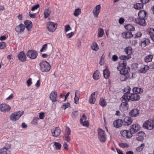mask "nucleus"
<instances>
[{"label":"nucleus","instance_id":"cd10ccee","mask_svg":"<svg viewBox=\"0 0 154 154\" xmlns=\"http://www.w3.org/2000/svg\"><path fill=\"white\" fill-rule=\"evenodd\" d=\"M122 36L125 38H129L133 36L132 34L130 32H124L122 33Z\"/></svg>","mask_w":154,"mask_h":154},{"label":"nucleus","instance_id":"2f4dec72","mask_svg":"<svg viewBox=\"0 0 154 154\" xmlns=\"http://www.w3.org/2000/svg\"><path fill=\"white\" fill-rule=\"evenodd\" d=\"M153 56L152 54H149L146 56L144 58L145 61L146 63L150 62L152 61Z\"/></svg>","mask_w":154,"mask_h":154},{"label":"nucleus","instance_id":"6ab92c4d","mask_svg":"<svg viewBox=\"0 0 154 154\" xmlns=\"http://www.w3.org/2000/svg\"><path fill=\"white\" fill-rule=\"evenodd\" d=\"M123 124L125 126H128L132 123V119L130 117H125L123 120Z\"/></svg>","mask_w":154,"mask_h":154},{"label":"nucleus","instance_id":"393cba45","mask_svg":"<svg viewBox=\"0 0 154 154\" xmlns=\"http://www.w3.org/2000/svg\"><path fill=\"white\" fill-rule=\"evenodd\" d=\"M125 51L128 56L131 54L133 52L132 48L129 46L125 48Z\"/></svg>","mask_w":154,"mask_h":154},{"label":"nucleus","instance_id":"5701e85b","mask_svg":"<svg viewBox=\"0 0 154 154\" xmlns=\"http://www.w3.org/2000/svg\"><path fill=\"white\" fill-rule=\"evenodd\" d=\"M97 94V92H95L93 93L90 96L89 101L91 104H93L96 101V94Z\"/></svg>","mask_w":154,"mask_h":154},{"label":"nucleus","instance_id":"4be33fe9","mask_svg":"<svg viewBox=\"0 0 154 154\" xmlns=\"http://www.w3.org/2000/svg\"><path fill=\"white\" fill-rule=\"evenodd\" d=\"M24 24L27 30H30L32 27V24L31 21L29 20H26L24 22Z\"/></svg>","mask_w":154,"mask_h":154},{"label":"nucleus","instance_id":"f257e3e1","mask_svg":"<svg viewBox=\"0 0 154 154\" xmlns=\"http://www.w3.org/2000/svg\"><path fill=\"white\" fill-rule=\"evenodd\" d=\"M127 63L126 61L124 60L119 63L117 67L118 70L120 71L121 74H127L130 71V68L127 67Z\"/></svg>","mask_w":154,"mask_h":154},{"label":"nucleus","instance_id":"c9c22d12","mask_svg":"<svg viewBox=\"0 0 154 154\" xmlns=\"http://www.w3.org/2000/svg\"><path fill=\"white\" fill-rule=\"evenodd\" d=\"M143 4L142 3H137L134 5V8L137 9H140L143 8Z\"/></svg>","mask_w":154,"mask_h":154},{"label":"nucleus","instance_id":"9d476101","mask_svg":"<svg viewBox=\"0 0 154 154\" xmlns=\"http://www.w3.org/2000/svg\"><path fill=\"white\" fill-rule=\"evenodd\" d=\"M56 24V23L53 22H48L47 23V28L48 31L50 32L54 31L57 29Z\"/></svg>","mask_w":154,"mask_h":154},{"label":"nucleus","instance_id":"473e14b6","mask_svg":"<svg viewBox=\"0 0 154 154\" xmlns=\"http://www.w3.org/2000/svg\"><path fill=\"white\" fill-rule=\"evenodd\" d=\"M91 48L94 51H97L99 49V47L97 43L94 42L91 45Z\"/></svg>","mask_w":154,"mask_h":154},{"label":"nucleus","instance_id":"a18cd8bd","mask_svg":"<svg viewBox=\"0 0 154 154\" xmlns=\"http://www.w3.org/2000/svg\"><path fill=\"white\" fill-rule=\"evenodd\" d=\"M81 9L80 8H77L75 10L74 12V15L76 17H78L81 13Z\"/></svg>","mask_w":154,"mask_h":154},{"label":"nucleus","instance_id":"1a4fd4ad","mask_svg":"<svg viewBox=\"0 0 154 154\" xmlns=\"http://www.w3.org/2000/svg\"><path fill=\"white\" fill-rule=\"evenodd\" d=\"M61 133V130L58 127H54L51 130L52 135L54 137H57Z\"/></svg>","mask_w":154,"mask_h":154},{"label":"nucleus","instance_id":"c756f323","mask_svg":"<svg viewBox=\"0 0 154 154\" xmlns=\"http://www.w3.org/2000/svg\"><path fill=\"white\" fill-rule=\"evenodd\" d=\"M148 30L151 38L154 42V29L150 28L148 29Z\"/></svg>","mask_w":154,"mask_h":154},{"label":"nucleus","instance_id":"72a5a7b5","mask_svg":"<svg viewBox=\"0 0 154 154\" xmlns=\"http://www.w3.org/2000/svg\"><path fill=\"white\" fill-rule=\"evenodd\" d=\"M125 29L129 31H134L135 30V28L131 25L128 24L125 26Z\"/></svg>","mask_w":154,"mask_h":154},{"label":"nucleus","instance_id":"ea45409f","mask_svg":"<svg viewBox=\"0 0 154 154\" xmlns=\"http://www.w3.org/2000/svg\"><path fill=\"white\" fill-rule=\"evenodd\" d=\"M119 145L120 147L122 148H128L129 146V145L128 143H119Z\"/></svg>","mask_w":154,"mask_h":154},{"label":"nucleus","instance_id":"4c0bfd02","mask_svg":"<svg viewBox=\"0 0 154 154\" xmlns=\"http://www.w3.org/2000/svg\"><path fill=\"white\" fill-rule=\"evenodd\" d=\"M100 72L98 71H96L93 74V77L95 80H97L100 78Z\"/></svg>","mask_w":154,"mask_h":154},{"label":"nucleus","instance_id":"3c124183","mask_svg":"<svg viewBox=\"0 0 154 154\" xmlns=\"http://www.w3.org/2000/svg\"><path fill=\"white\" fill-rule=\"evenodd\" d=\"M63 139L64 140L69 142L70 140V138L69 135L65 134L63 137Z\"/></svg>","mask_w":154,"mask_h":154},{"label":"nucleus","instance_id":"a19ab883","mask_svg":"<svg viewBox=\"0 0 154 154\" xmlns=\"http://www.w3.org/2000/svg\"><path fill=\"white\" fill-rule=\"evenodd\" d=\"M78 93V91H76L75 93V97L74 99L75 103L76 104H78L79 103V97L77 96V95Z\"/></svg>","mask_w":154,"mask_h":154},{"label":"nucleus","instance_id":"dca6fc26","mask_svg":"<svg viewBox=\"0 0 154 154\" xmlns=\"http://www.w3.org/2000/svg\"><path fill=\"white\" fill-rule=\"evenodd\" d=\"M101 6L100 5H98L95 6L93 11V14L94 17H97L100 11Z\"/></svg>","mask_w":154,"mask_h":154},{"label":"nucleus","instance_id":"f8f14e48","mask_svg":"<svg viewBox=\"0 0 154 154\" xmlns=\"http://www.w3.org/2000/svg\"><path fill=\"white\" fill-rule=\"evenodd\" d=\"M11 147V144H9L7 147H4L0 149V154H11V152L9 150Z\"/></svg>","mask_w":154,"mask_h":154},{"label":"nucleus","instance_id":"bb28decb","mask_svg":"<svg viewBox=\"0 0 154 154\" xmlns=\"http://www.w3.org/2000/svg\"><path fill=\"white\" fill-rule=\"evenodd\" d=\"M149 69V67L147 65H143L141 67L140 71L141 73H145Z\"/></svg>","mask_w":154,"mask_h":154},{"label":"nucleus","instance_id":"b1692460","mask_svg":"<svg viewBox=\"0 0 154 154\" xmlns=\"http://www.w3.org/2000/svg\"><path fill=\"white\" fill-rule=\"evenodd\" d=\"M57 92L55 91L51 92L50 95V99L53 102H55L57 100Z\"/></svg>","mask_w":154,"mask_h":154},{"label":"nucleus","instance_id":"864d4df0","mask_svg":"<svg viewBox=\"0 0 154 154\" xmlns=\"http://www.w3.org/2000/svg\"><path fill=\"white\" fill-rule=\"evenodd\" d=\"M70 106V104L69 103L63 104L62 106V108L63 109L65 110L66 108H68Z\"/></svg>","mask_w":154,"mask_h":154},{"label":"nucleus","instance_id":"39448f33","mask_svg":"<svg viewBox=\"0 0 154 154\" xmlns=\"http://www.w3.org/2000/svg\"><path fill=\"white\" fill-rule=\"evenodd\" d=\"M144 128L149 130H152L154 128V119H149L145 121L143 124Z\"/></svg>","mask_w":154,"mask_h":154},{"label":"nucleus","instance_id":"423d86ee","mask_svg":"<svg viewBox=\"0 0 154 154\" xmlns=\"http://www.w3.org/2000/svg\"><path fill=\"white\" fill-rule=\"evenodd\" d=\"M97 131L98 138L99 140L102 142H105L107 139V137L105 131L100 128L98 129Z\"/></svg>","mask_w":154,"mask_h":154},{"label":"nucleus","instance_id":"a878e982","mask_svg":"<svg viewBox=\"0 0 154 154\" xmlns=\"http://www.w3.org/2000/svg\"><path fill=\"white\" fill-rule=\"evenodd\" d=\"M143 89L138 87H135L133 88V91L135 94H141L143 92Z\"/></svg>","mask_w":154,"mask_h":154},{"label":"nucleus","instance_id":"9b49d317","mask_svg":"<svg viewBox=\"0 0 154 154\" xmlns=\"http://www.w3.org/2000/svg\"><path fill=\"white\" fill-rule=\"evenodd\" d=\"M11 109V106L6 104H2L0 105V110L3 112H8Z\"/></svg>","mask_w":154,"mask_h":154},{"label":"nucleus","instance_id":"e2e57ef3","mask_svg":"<svg viewBox=\"0 0 154 154\" xmlns=\"http://www.w3.org/2000/svg\"><path fill=\"white\" fill-rule=\"evenodd\" d=\"M74 35V32H71L67 34L66 35V37L67 38H71Z\"/></svg>","mask_w":154,"mask_h":154},{"label":"nucleus","instance_id":"37998d69","mask_svg":"<svg viewBox=\"0 0 154 154\" xmlns=\"http://www.w3.org/2000/svg\"><path fill=\"white\" fill-rule=\"evenodd\" d=\"M100 104L102 106H105L106 105L107 103L105 100L102 98L100 100Z\"/></svg>","mask_w":154,"mask_h":154},{"label":"nucleus","instance_id":"f03ea898","mask_svg":"<svg viewBox=\"0 0 154 154\" xmlns=\"http://www.w3.org/2000/svg\"><path fill=\"white\" fill-rule=\"evenodd\" d=\"M140 99V97L136 94H131L129 95L124 94L122 97L121 100L122 101H128L129 100L131 101L138 100Z\"/></svg>","mask_w":154,"mask_h":154},{"label":"nucleus","instance_id":"09e8293b","mask_svg":"<svg viewBox=\"0 0 154 154\" xmlns=\"http://www.w3.org/2000/svg\"><path fill=\"white\" fill-rule=\"evenodd\" d=\"M131 58V56L128 55L125 56L122 55L120 57V59L121 60H128Z\"/></svg>","mask_w":154,"mask_h":154},{"label":"nucleus","instance_id":"de8ad7c7","mask_svg":"<svg viewBox=\"0 0 154 154\" xmlns=\"http://www.w3.org/2000/svg\"><path fill=\"white\" fill-rule=\"evenodd\" d=\"M54 143L55 148L57 150H59L60 149L61 145L60 143L55 142Z\"/></svg>","mask_w":154,"mask_h":154},{"label":"nucleus","instance_id":"052dcab7","mask_svg":"<svg viewBox=\"0 0 154 154\" xmlns=\"http://www.w3.org/2000/svg\"><path fill=\"white\" fill-rule=\"evenodd\" d=\"M86 120V118L84 114H83L82 117L80 118V122L81 124L83 123V122Z\"/></svg>","mask_w":154,"mask_h":154},{"label":"nucleus","instance_id":"603ef678","mask_svg":"<svg viewBox=\"0 0 154 154\" xmlns=\"http://www.w3.org/2000/svg\"><path fill=\"white\" fill-rule=\"evenodd\" d=\"M131 90V88L129 86L125 88V94H127V95H129L130 91Z\"/></svg>","mask_w":154,"mask_h":154},{"label":"nucleus","instance_id":"bf43d9fd","mask_svg":"<svg viewBox=\"0 0 154 154\" xmlns=\"http://www.w3.org/2000/svg\"><path fill=\"white\" fill-rule=\"evenodd\" d=\"M70 133L71 131L70 128L68 127H66L65 129V134L69 135L70 134Z\"/></svg>","mask_w":154,"mask_h":154},{"label":"nucleus","instance_id":"2eb2a0df","mask_svg":"<svg viewBox=\"0 0 154 154\" xmlns=\"http://www.w3.org/2000/svg\"><path fill=\"white\" fill-rule=\"evenodd\" d=\"M131 127L130 131L132 134L137 132L140 130V126L138 124H134L131 125Z\"/></svg>","mask_w":154,"mask_h":154},{"label":"nucleus","instance_id":"412c9836","mask_svg":"<svg viewBox=\"0 0 154 154\" xmlns=\"http://www.w3.org/2000/svg\"><path fill=\"white\" fill-rule=\"evenodd\" d=\"M139 110L137 109L132 110L129 113L130 115L133 117H136L139 115Z\"/></svg>","mask_w":154,"mask_h":154},{"label":"nucleus","instance_id":"20e7f679","mask_svg":"<svg viewBox=\"0 0 154 154\" xmlns=\"http://www.w3.org/2000/svg\"><path fill=\"white\" fill-rule=\"evenodd\" d=\"M39 65L40 66V69L42 72H48L51 68L50 64L46 61H42Z\"/></svg>","mask_w":154,"mask_h":154},{"label":"nucleus","instance_id":"8fccbe9b","mask_svg":"<svg viewBox=\"0 0 154 154\" xmlns=\"http://www.w3.org/2000/svg\"><path fill=\"white\" fill-rule=\"evenodd\" d=\"M129 44L133 46L135 45L137 43V41L136 40H130L128 42Z\"/></svg>","mask_w":154,"mask_h":154},{"label":"nucleus","instance_id":"7ed1b4c3","mask_svg":"<svg viewBox=\"0 0 154 154\" xmlns=\"http://www.w3.org/2000/svg\"><path fill=\"white\" fill-rule=\"evenodd\" d=\"M23 113L24 112L22 110L14 112L10 116L9 119L13 122H16L19 119Z\"/></svg>","mask_w":154,"mask_h":154},{"label":"nucleus","instance_id":"5fc2aeb1","mask_svg":"<svg viewBox=\"0 0 154 154\" xmlns=\"http://www.w3.org/2000/svg\"><path fill=\"white\" fill-rule=\"evenodd\" d=\"M47 48V44H45L42 47V48L40 50V51L41 52H45L46 51Z\"/></svg>","mask_w":154,"mask_h":154},{"label":"nucleus","instance_id":"4d7b16f0","mask_svg":"<svg viewBox=\"0 0 154 154\" xmlns=\"http://www.w3.org/2000/svg\"><path fill=\"white\" fill-rule=\"evenodd\" d=\"M38 119V118L37 117L34 118L33 119L32 123L34 125H37L38 124L37 121Z\"/></svg>","mask_w":154,"mask_h":154},{"label":"nucleus","instance_id":"338daca9","mask_svg":"<svg viewBox=\"0 0 154 154\" xmlns=\"http://www.w3.org/2000/svg\"><path fill=\"white\" fill-rule=\"evenodd\" d=\"M32 79L31 78H29L27 81V84L28 86H29L32 84Z\"/></svg>","mask_w":154,"mask_h":154},{"label":"nucleus","instance_id":"a211bd4d","mask_svg":"<svg viewBox=\"0 0 154 154\" xmlns=\"http://www.w3.org/2000/svg\"><path fill=\"white\" fill-rule=\"evenodd\" d=\"M146 19L138 17L135 19V21L136 23L142 26H145L146 24L145 21Z\"/></svg>","mask_w":154,"mask_h":154},{"label":"nucleus","instance_id":"6e6552de","mask_svg":"<svg viewBox=\"0 0 154 154\" xmlns=\"http://www.w3.org/2000/svg\"><path fill=\"white\" fill-rule=\"evenodd\" d=\"M25 29V26L22 23H20L16 26L15 28V30L18 34H22L23 33Z\"/></svg>","mask_w":154,"mask_h":154},{"label":"nucleus","instance_id":"0eeeda50","mask_svg":"<svg viewBox=\"0 0 154 154\" xmlns=\"http://www.w3.org/2000/svg\"><path fill=\"white\" fill-rule=\"evenodd\" d=\"M38 55L37 52L34 50H29L26 53V55L28 57L31 59H35Z\"/></svg>","mask_w":154,"mask_h":154},{"label":"nucleus","instance_id":"58836bf2","mask_svg":"<svg viewBox=\"0 0 154 154\" xmlns=\"http://www.w3.org/2000/svg\"><path fill=\"white\" fill-rule=\"evenodd\" d=\"M98 37H102L104 34V31L103 29L101 28H99L98 29Z\"/></svg>","mask_w":154,"mask_h":154},{"label":"nucleus","instance_id":"79ce46f5","mask_svg":"<svg viewBox=\"0 0 154 154\" xmlns=\"http://www.w3.org/2000/svg\"><path fill=\"white\" fill-rule=\"evenodd\" d=\"M128 73L127 74H121V75L120 77V79L122 81H124L126 80L127 78L129 77L128 75Z\"/></svg>","mask_w":154,"mask_h":154},{"label":"nucleus","instance_id":"69168bd1","mask_svg":"<svg viewBox=\"0 0 154 154\" xmlns=\"http://www.w3.org/2000/svg\"><path fill=\"white\" fill-rule=\"evenodd\" d=\"M45 117V113L44 112L39 113V118L41 119H43Z\"/></svg>","mask_w":154,"mask_h":154},{"label":"nucleus","instance_id":"0e129e2a","mask_svg":"<svg viewBox=\"0 0 154 154\" xmlns=\"http://www.w3.org/2000/svg\"><path fill=\"white\" fill-rule=\"evenodd\" d=\"M81 124L83 126L86 127H88L89 125L88 122L86 120L83 122V123H81Z\"/></svg>","mask_w":154,"mask_h":154},{"label":"nucleus","instance_id":"aec40b11","mask_svg":"<svg viewBox=\"0 0 154 154\" xmlns=\"http://www.w3.org/2000/svg\"><path fill=\"white\" fill-rule=\"evenodd\" d=\"M123 124V121L122 120L118 119L115 121L113 123L114 126L116 128L121 127Z\"/></svg>","mask_w":154,"mask_h":154},{"label":"nucleus","instance_id":"e433bc0d","mask_svg":"<svg viewBox=\"0 0 154 154\" xmlns=\"http://www.w3.org/2000/svg\"><path fill=\"white\" fill-rule=\"evenodd\" d=\"M103 75L104 78L106 79H107L110 75V72L109 70L106 69L103 70Z\"/></svg>","mask_w":154,"mask_h":154},{"label":"nucleus","instance_id":"6e6d98bb","mask_svg":"<svg viewBox=\"0 0 154 154\" xmlns=\"http://www.w3.org/2000/svg\"><path fill=\"white\" fill-rule=\"evenodd\" d=\"M65 32H67L71 30L72 29L69 25H67L65 26Z\"/></svg>","mask_w":154,"mask_h":154},{"label":"nucleus","instance_id":"f704fd0d","mask_svg":"<svg viewBox=\"0 0 154 154\" xmlns=\"http://www.w3.org/2000/svg\"><path fill=\"white\" fill-rule=\"evenodd\" d=\"M51 11L48 9H46L44 12V17L45 18H48L50 15Z\"/></svg>","mask_w":154,"mask_h":154},{"label":"nucleus","instance_id":"4468645a","mask_svg":"<svg viewBox=\"0 0 154 154\" xmlns=\"http://www.w3.org/2000/svg\"><path fill=\"white\" fill-rule=\"evenodd\" d=\"M26 54L23 52H20L17 55L18 60L21 62H25L26 60Z\"/></svg>","mask_w":154,"mask_h":154},{"label":"nucleus","instance_id":"7c9ffc66","mask_svg":"<svg viewBox=\"0 0 154 154\" xmlns=\"http://www.w3.org/2000/svg\"><path fill=\"white\" fill-rule=\"evenodd\" d=\"M149 43V41L148 39H145L141 42V46L142 47L144 48L148 45Z\"/></svg>","mask_w":154,"mask_h":154},{"label":"nucleus","instance_id":"49530a36","mask_svg":"<svg viewBox=\"0 0 154 154\" xmlns=\"http://www.w3.org/2000/svg\"><path fill=\"white\" fill-rule=\"evenodd\" d=\"M145 146L144 143L142 144L140 146L138 147L136 149V151L138 152H140L142 151Z\"/></svg>","mask_w":154,"mask_h":154},{"label":"nucleus","instance_id":"f3484780","mask_svg":"<svg viewBox=\"0 0 154 154\" xmlns=\"http://www.w3.org/2000/svg\"><path fill=\"white\" fill-rule=\"evenodd\" d=\"M128 101H125L122 102L120 106V109L122 111L124 112L128 110L129 105L128 104Z\"/></svg>","mask_w":154,"mask_h":154},{"label":"nucleus","instance_id":"c03bdc74","mask_svg":"<svg viewBox=\"0 0 154 154\" xmlns=\"http://www.w3.org/2000/svg\"><path fill=\"white\" fill-rule=\"evenodd\" d=\"M79 115V112L77 111H75L72 113V117L74 119L77 118L78 117Z\"/></svg>","mask_w":154,"mask_h":154},{"label":"nucleus","instance_id":"774afa93","mask_svg":"<svg viewBox=\"0 0 154 154\" xmlns=\"http://www.w3.org/2000/svg\"><path fill=\"white\" fill-rule=\"evenodd\" d=\"M143 139V136H139L137 138V140L139 141H142Z\"/></svg>","mask_w":154,"mask_h":154},{"label":"nucleus","instance_id":"ddd939ff","mask_svg":"<svg viewBox=\"0 0 154 154\" xmlns=\"http://www.w3.org/2000/svg\"><path fill=\"white\" fill-rule=\"evenodd\" d=\"M121 135L126 138H129L132 136V134L131 131L127 130H122L121 131Z\"/></svg>","mask_w":154,"mask_h":154},{"label":"nucleus","instance_id":"680f3d73","mask_svg":"<svg viewBox=\"0 0 154 154\" xmlns=\"http://www.w3.org/2000/svg\"><path fill=\"white\" fill-rule=\"evenodd\" d=\"M39 5L38 4L33 6V7H32L31 8V10L32 11H34L35 10H37V8L39 7Z\"/></svg>","mask_w":154,"mask_h":154},{"label":"nucleus","instance_id":"c85d7f7f","mask_svg":"<svg viewBox=\"0 0 154 154\" xmlns=\"http://www.w3.org/2000/svg\"><path fill=\"white\" fill-rule=\"evenodd\" d=\"M146 12L143 10H142L140 11L138 13V17L144 19H146Z\"/></svg>","mask_w":154,"mask_h":154},{"label":"nucleus","instance_id":"13d9d810","mask_svg":"<svg viewBox=\"0 0 154 154\" xmlns=\"http://www.w3.org/2000/svg\"><path fill=\"white\" fill-rule=\"evenodd\" d=\"M6 47V45L5 42H0V49H3Z\"/></svg>","mask_w":154,"mask_h":154}]
</instances>
